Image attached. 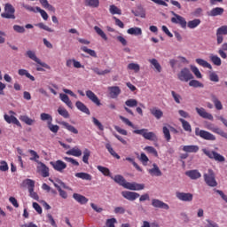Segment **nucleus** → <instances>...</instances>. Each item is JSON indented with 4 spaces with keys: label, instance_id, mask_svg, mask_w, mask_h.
<instances>
[{
    "label": "nucleus",
    "instance_id": "nucleus-1",
    "mask_svg": "<svg viewBox=\"0 0 227 227\" xmlns=\"http://www.w3.org/2000/svg\"><path fill=\"white\" fill-rule=\"evenodd\" d=\"M111 178L114 180V182L121 187H124V189H129V191H143V189H145V184L127 182L125 177H123L121 175H116L114 177L111 176Z\"/></svg>",
    "mask_w": 227,
    "mask_h": 227
},
{
    "label": "nucleus",
    "instance_id": "nucleus-2",
    "mask_svg": "<svg viewBox=\"0 0 227 227\" xmlns=\"http://www.w3.org/2000/svg\"><path fill=\"white\" fill-rule=\"evenodd\" d=\"M204 182L208 187H217V181L215 180V173L212 168L207 170V173L204 174Z\"/></svg>",
    "mask_w": 227,
    "mask_h": 227
},
{
    "label": "nucleus",
    "instance_id": "nucleus-3",
    "mask_svg": "<svg viewBox=\"0 0 227 227\" xmlns=\"http://www.w3.org/2000/svg\"><path fill=\"white\" fill-rule=\"evenodd\" d=\"M202 152L207 157H208V159H211L212 160H215L216 162H224L226 160L224 156L221 155L215 151L202 149Z\"/></svg>",
    "mask_w": 227,
    "mask_h": 227
},
{
    "label": "nucleus",
    "instance_id": "nucleus-4",
    "mask_svg": "<svg viewBox=\"0 0 227 227\" xmlns=\"http://www.w3.org/2000/svg\"><path fill=\"white\" fill-rule=\"evenodd\" d=\"M133 134H138L139 136H143V137L145 139H147V141H157V135H155L152 131L148 132L147 129H135L133 130Z\"/></svg>",
    "mask_w": 227,
    "mask_h": 227
},
{
    "label": "nucleus",
    "instance_id": "nucleus-5",
    "mask_svg": "<svg viewBox=\"0 0 227 227\" xmlns=\"http://www.w3.org/2000/svg\"><path fill=\"white\" fill-rule=\"evenodd\" d=\"M3 19H12L15 20V7L12 5V4H5L4 5V12L1 14Z\"/></svg>",
    "mask_w": 227,
    "mask_h": 227
},
{
    "label": "nucleus",
    "instance_id": "nucleus-6",
    "mask_svg": "<svg viewBox=\"0 0 227 227\" xmlns=\"http://www.w3.org/2000/svg\"><path fill=\"white\" fill-rule=\"evenodd\" d=\"M195 136L206 141H215V136L214 134L204 129H200V128H195Z\"/></svg>",
    "mask_w": 227,
    "mask_h": 227
},
{
    "label": "nucleus",
    "instance_id": "nucleus-7",
    "mask_svg": "<svg viewBox=\"0 0 227 227\" xmlns=\"http://www.w3.org/2000/svg\"><path fill=\"white\" fill-rule=\"evenodd\" d=\"M26 56L32 59V61H35L37 63V65H40V67H43V68H46L47 70H51V66H49L47 63L42 62L38 57H36V53L31 50L27 51Z\"/></svg>",
    "mask_w": 227,
    "mask_h": 227
},
{
    "label": "nucleus",
    "instance_id": "nucleus-8",
    "mask_svg": "<svg viewBox=\"0 0 227 227\" xmlns=\"http://www.w3.org/2000/svg\"><path fill=\"white\" fill-rule=\"evenodd\" d=\"M205 129H207V130H211V132L218 134V136H221L222 137L227 139V133L221 129V128L216 127L214 123L206 122Z\"/></svg>",
    "mask_w": 227,
    "mask_h": 227
},
{
    "label": "nucleus",
    "instance_id": "nucleus-9",
    "mask_svg": "<svg viewBox=\"0 0 227 227\" xmlns=\"http://www.w3.org/2000/svg\"><path fill=\"white\" fill-rule=\"evenodd\" d=\"M177 77L179 81H182L183 82H189V81L194 79V76H192V74L187 67L183 68L177 74Z\"/></svg>",
    "mask_w": 227,
    "mask_h": 227
},
{
    "label": "nucleus",
    "instance_id": "nucleus-10",
    "mask_svg": "<svg viewBox=\"0 0 227 227\" xmlns=\"http://www.w3.org/2000/svg\"><path fill=\"white\" fill-rule=\"evenodd\" d=\"M9 114L4 115V120L6 121V123H12L13 125H16L17 127H22V124H20V121L17 117H15V114H17L13 110L9 111Z\"/></svg>",
    "mask_w": 227,
    "mask_h": 227
},
{
    "label": "nucleus",
    "instance_id": "nucleus-11",
    "mask_svg": "<svg viewBox=\"0 0 227 227\" xmlns=\"http://www.w3.org/2000/svg\"><path fill=\"white\" fill-rule=\"evenodd\" d=\"M171 13L174 15V17L171 18L172 24H178L183 29H185V27H187V20H185V18L176 14L175 12Z\"/></svg>",
    "mask_w": 227,
    "mask_h": 227
},
{
    "label": "nucleus",
    "instance_id": "nucleus-12",
    "mask_svg": "<svg viewBox=\"0 0 227 227\" xmlns=\"http://www.w3.org/2000/svg\"><path fill=\"white\" fill-rule=\"evenodd\" d=\"M129 107H137V100L135 98H129L125 101L124 110L128 114L134 116V112Z\"/></svg>",
    "mask_w": 227,
    "mask_h": 227
},
{
    "label": "nucleus",
    "instance_id": "nucleus-13",
    "mask_svg": "<svg viewBox=\"0 0 227 227\" xmlns=\"http://www.w3.org/2000/svg\"><path fill=\"white\" fill-rule=\"evenodd\" d=\"M50 164L52 166L53 169H55V171H59V173H63V171L67 169V163L61 160L51 161Z\"/></svg>",
    "mask_w": 227,
    "mask_h": 227
},
{
    "label": "nucleus",
    "instance_id": "nucleus-14",
    "mask_svg": "<svg viewBox=\"0 0 227 227\" xmlns=\"http://www.w3.org/2000/svg\"><path fill=\"white\" fill-rule=\"evenodd\" d=\"M37 171L38 173H40V175L43 176V178H47L50 176V169L49 167H47V165H45V163L40 161L39 163H37Z\"/></svg>",
    "mask_w": 227,
    "mask_h": 227
},
{
    "label": "nucleus",
    "instance_id": "nucleus-15",
    "mask_svg": "<svg viewBox=\"0 0 227 227\" xmlns=\"http://www.w3.org/2000/svg\"><path fill=\"white\" fill-rule=\"evenodd\" d=\"M85 95H86L87 98H89V100H90V102H92L93 104L98 106V107H100V106H102L100 99L98 98V96L95 95V92H93L92 90H86Z\"/></svg>",
    "mask_w": 227,
    "mask_h": 227
},
{
    "label": "nucleus",
    "instance_id": "nucleus-16",
    "mask_svg": "<svg viewBox=\"0 0 227 227\" xmlns=\"http://www.w3.org/2000/svg\"><path fill=\"white\" fill-rule=\"evenodd\" d=\"M195 110L197 111V114H199V116H200L201 118H204V120H210V121H214V116L212 115V114H209L208 112H207L205 108L196 107Z\"/></svg>",
    "mask_w": 227,
    "mask_h": 227
},
{
    "label": "nucleus",
    "instance_id": "nucleus-17",
    "mask_svg": "<svg viewBox=\"0 0 227 227\" xmlns=\"http://www.w3.org/2000/svg\"><path fill=\"white\" fill-rule=\"evenodd\" d=\"M121 196H123L125 200H128L129 201H136L140 195L136 192L124 191L121 192Z\"/></svg>",
    "mask_w": 227,
    "mask_h": 227
},
{
    "label": "nucleus",
    "instance_id": "nucleus-18",
    "mask_svg": "<svg viewBox=\"0 0 227 227\" xmlns=\"http://www.w3.org/2000/svg\"><path fill=\"white\" fill-rule=\"evenodd\" d=\"M176 196L180 201H192L193 195L192 193H185V192H176Z\"/></svg>",
    "mask_w": 227,
    "mask_h": 227
},
{
    "label": "nucleus",
    "instance_id": "nucleus-19",
    "mask_svg": "<svg viewBox=\"0 0 227 227\" xmlns=\"http://www.w3.org/2000/svg\"><path fill=\"white\" fill-rule=\"evenodd\" d=\"M152 205L154 207V208H163L164 210H169V205L162 202L159 199H153L152 200Z\"/></svg>",
    "mask_w": 227,
    "mask_h": 227
},
{
    "label": "nucleus",
    "instance_id": "nucleus-20",
    "mask_svg": "<svg viewBox=\"0 0 227 227\" xmlns=\"http://www.w3.org/2000/svg\"><path fill=\"white\" fill-rule=\"evenodd\" d=\"M108 91L111 98H118V96L121 93V90L118 86L108 87Z\"/></svg>",
    "mask_w": 227,
    "mask_h": 227
},
{
    "label": "nucleus",
    "instance_id": "nucleus-21",
    "mask_svg": "<svg viewBox=\"0 0 227 227\" xmlns=\"http://www.w3.org/2000/svg\"><path fill=\"white\" fill-rule=\"evenodd\" d=\"M75 107L78 109V111L84 113V114H91V113L90 112V108H88V106H86V105H84V103L81 101H76Z\"/></svg>",
    "mask_w": 227,
    "mask_h": 227
},
{
    "label": "nucleus",
    "instance_id": "nucleus-22",
    "mask_svg": "<svg viewBox=\"0 0 227 227\" xmlns=\"http://www.w3.org/2000/svg\"><path fill=\"white\" fill-rule=\"evenodd\" d=\"M131 13H133L135 17H141V19H145L146 17V12L142 6H137V9L131 11Z\"/></svg>",
    "mask_w": 227,
    "mask_h": 227
},
{
    "label": "nucleus",
    "instance_id": "nucleus-23",
    "mask_svg": "<svg viewBox=\"0 0 227 227\" xmlns=\"http://www.w3.org/2000/svg\"><path fill=\"white\" fill-rule=\"evenodd\" d=\"M73 198L75 200V201H77V203H80V205H86V203L89 201L88 198L79 193H74Z\"/></svg>",
    "mask_w": 227,
    "mask_h": 227
},
{
    "label": "nucleus",
    "instance_id": "nucleus-24",
    "mask_svg": "<svg viewBox=\"0 0 227 227\" xmlns=\"http://www.w3.org/2000/svg\"><path fill=\"white\" fill-rule=\"evenodd\" d=\"M183 152L186 153H198L200 152V146L198 145H184Z\"/></svg>",
    "mask_w": 227,
    "mask_h": 227
},
{
    "label": "nucleus",
    "instance_id": "nucleus-25",
    "mask_svg": "<svg viewBox=\"0 0 227 227\" xmlns=\"http://www.w3.org/2000/svg\"><path fill=\"white\" fill-rule=\"evenodd\" d=\"M186 176H189L192 180H198V178H201V173L198 170H188L185 172Z\"/></svg>",
    "mask_w": 227,
    "mask_h": 227
},
{
    "label": "nucleus",
    "instance_id": "nucleus-26",
    "mask_svg": "<svg viewBox=\"0 0 227 227\" xmlns=\"http://www.w3.org/2000/svg\"><path fill=\"white\" fill-rule=\"evenodd\" d=\"M223 13H224V9L223 7H215L207 12V15L209 17H217L218 15H223Z\"/></svg>",
    "mask_w": 227,
    "mask_h": 227
},
{
    "label": "nucleus",
    "instance_id": "nucleus-27",
    "mask_svg": "<svg viewBox=\"0 0 227 227\" xmlns=\"http://www.w3.org/2000/svg\"><path fill=\"white\" fill-rule=\"evenodd\" d=\"M150 113L151 114H153V116H154V118H156V120H160V118L164 116V113L162 112V110L157 107L151 108Z\"/></svg>",
    "mask_w": 227,
    "mask_h": 227
},
{
    "label": "nucleus",
    "instance_id": "nucleus-28",
    "mask_svg": "<svg viewBox=\"0 0 227 227\" xmlns=\"http://www.w3.org/2000/svg\"><path fill=\"white\" fill-rule=\"evenodd\" d=\"M20 120L26 125H35L36 123V120L29 118L27 115H20Z\"/></svg>",
    "mask_w": 227,
    "mask_h": 227
},
{
    "label": "nucleus",
    "instance_id": "nucleus-29",
    "mask_svg": "<svg viewBox=\"0 0 227 227\" xmlns=\"http://www.w3.org/2000/svg\"><path fill=\"white\" fill-rule=\"evenodd\" d=\"M66 153L67 155H73V157H81V155H82V151H81L79 147L74 146L69 151H67Z\"/></svg>",
    "mask_w": 227,
    "mask_h": 227
},
{
    "label": "nucleus",
    "instance_id": "nucleus-30",
    "mask_svg": "<svg viewBox=\"0 0 227 227\" xmlns=\"http://www.w3.org/2000/svg\"><path fill=\"white\" fill-rule=\"evenodd\" d=\"M61 125L64 127V129H67L68 132H71V134H79V130L75 127L72 126L70 123L67 121H62Z\"/></svg>",
    "mask_w": 227,
    "mask_h": 227
},
{
    "label": "nucleus",
    "instance_id": "nucleus-31",
    "mask_svg": "<svg viewBox=\"0 0 227 227\" xmlns=\"http://www.w3.org/2000/svg\"><path fill=\"white\" fill-rule=\"evenodd\" d=\"M211 101L213 102V104H214L215 109H217V111H222V109H223V103H221L219 98H217V96L211 95Z\"/></svg>",
    "mask_w": 227,
    "mask_h": 227
},
{
    "label": "nucleus",
    "instance_id": "nucleus-32",
    "mask_svg": "<svg viewBox=\"0 0 227 227\" xmlns=\"http://www.w3.org/2000/svg\"><path fill=\"white\" fill-rule=\"evenodd\" d=\"M128 35H134L135 36H139L141 35H143V30H141V28L135 27H131L129 28L127 30Z\"/></svg>",
    "mask_w": 227,
    "mask_h": 227
},
{
    "label": "nucleus",
    "instance_id": "nucleus-33",
    "mask_svg": "<svg viewBox=\"0 0 227 227\" xmlns=\"http://www.w3.org/2000/svg\"><path fill=\"white\" fill-rule=\"evenodd\" d=\"M59 98L62 102H64L65 105L70 107L72 109V101L70 100V98H68V95L60 93Z\"/></svg>",
    "mask_w": 227,
    "mask_h": 227
},
{
    "label": "nucleus",
    "instance_id": "nucleus-34",
    "mask_svg": "<svg viewBox=\"0 0 227 227\" xmlns=\"http://www.w3.org/2000/svg\"><path fill=\"white\" fill-rule=\"evenodd\" d=\"M74 176H76V178H81L82 180H89V181L92 180L91 175L86 172H78L74 175Z\"/></svg>",
    "mask_w": 227,
    "mask_h": 227
},
{
    "label": "nucleus",
    "instance_id": "nucleus-35",
    "mask_svg": "<svg viewBox=\"0 0 227 227\" xmlns=\"http://www.w3.org/2000/svg\"><path fill=\"white\" fill-rule=\"evenodd\" d=\"M186 24L190 29H195V27H198V26H200L201 24V20L195 19V20L188 21V23H186Z\"/></svg>",
    "mask_w": 227,
    "mask_h": 227
},
{
    "label": "nucleus",
    "instance_id": "nucleus-36",
    "mask_svg": "<svg viewBox=\"0 0 227 227\" xmlns=\"http://www.w3.org/2000/svg\"><path fill=\"white\" fill-rule=\"evenodd\" d=\"M179 121L182 123V127L185 132H192V128L189 121H185V119H179Z\"/></svg>",
    "mask_w": 227,
    "mask_h": 227
},
{
    "label": "nucleus",
    "instance_id": "nucleus-37",
    "mask_svg": "<svg viewBox=\"0 0 227 227\" xmlns=\"http://www.w3.org/2000/svg\"><path fill=\"white\" fill-rule=\"evenodd\" d=\"M209 59L213 63V65H215V67H221L222 60L221 58H219V56L211 54L209 56Z\"/></svg>",
    "mask_w": 227,
    "mask_h": 227
},
{
    "label": "nucleus",
    "instance_id": "nucleus-38",
    "mask_svg": "<svg viewBox=\"0 0 227 227\" xmlns=\"http://www.w3.org/2000/svg\"><path fill=\"white\" fill-rule=\"evenodd\" d=\"M196 63L200 67H203V68H208L209 70H212V65H210V63L205 59H196Z\"/></svg>",
    "mask_w": 227,
    "mask_h": 227
},
{
    "label": "nucleus",
    "instance_id": "nucleus-39",
    "mask_svg": "<svg viewBox=\"0 0 227 227\" xmlns=\"http://www.w3.org/2000/svg\"><path fill=\"white\" fill-rule=\"evenodd\" d=\"M18 74L21 77H24V75H26L27 79H30V81H33V82L35 81V76L29 74V71L26 69H19Z\"/></svg>",
    "mask_w": 227,
    "mask_h": 227
},
{
    "label": "nucleus",
    "instance_id": "nucleus-40",
    "mask_svg": "<svg viewBox=\"0 0 227 227\" xmlns=\"http://www.w3.org/2000/svg\"><path fill=\"white\" fill-rule=\"evenodd\" d=\"M85 5L90 8H98L100 6V0H85Z\"/></svg>",
    "mask_w": 227,
    "mask_h": 227
},
{
    "label": "nucleus",
    "instance_id": "nucleus-41",
    "mask_svg": "<svg viewBox=\"0 0 227 227\" xmlns=\"http://www.w3.org/2000/svg\"><path fill=\"white\" fill-rule=\"evenodd\" d=\"M127 69L133 70L135 74H138L139 70H141V67L139 66V64L132 62L127 66Z\"/></svg>",
    "mask_w": 227,
    "mask_h": 227
},
{
    "label": "nucleus",
    "instance_id": "nucleus-42",
    "mask_svg": "<svg viewBox=\"0 0 227 227\" xmlns=\"http://www.w3.org/2000/svg\"><path fill=\"white\" fill-rule=\"evenodd\" d=\"M149 173L155 176H162V172L156 164H153V168L149 169Z\"/></svg>",
    "mask_w": 227,
    "mask_h": 227
},
{
    "label": "nucleus",
    "instance_id": "nucleus-43",
    "mask_svg": "<svg viewBox=\"0 0 227 227\" xmlns=\"http://www.w3.org/2000/svg\"><path fill=\"white\" fill-rule=\"evenodd\" d=\"M109 12L111 15H121V9L118 8V6L114 4L110 5Z\"/></svg>",
    "mask_w": 227,
    "mask_h": 227
},
{
    "label": "nucleus",
    "instance_id": "nucleus-44",
    "mask_svg": "<svg viewBox=\"0 0 227 227\" xmlns=\"http://www.w3.org/2000/svg\"><path fill=\"white\" fill-rule=\"evenodd\" d=\"M149 63L154 67V68L157 70V72L160 73L162 72V67H160V64L157 60V59H149Z\"/></svg>",
    "mask_w": 227,
    "mask_h": 227
},
{
    "label": "nucleus",
    "instance_id": "nucleus-45",
    "mask_svg": "<svg viewBox=\"0 0 227 227\" xmlns=\"http://www.w3.org/2000/svg\"><path fill=\"white\" fill-rule=\"evenodd\" d=\"M106 148L109 152V153L112 155V157H114L115 159L120 160L121 157L114 152V149H113V146H111V144H106Z\"/></svg>",
    "mask_w": 227,
    "mask_h": 227
},
{
    "label": "nucleus",
    "instance_id": "nucleus-46",
    "mask_svg": "<svg viewBox=\"0 0 227 227\" xmlns=\"http://www.w3.org/2000/svg\"><path fill=\"white\" fill-rule=\"evenodd\" d=\"M81 51H82L83 52H86V54H89L92 58H97V52L95 51V50H91L86 46H82L81 47Z\"/></svg>",
    "mask_w": 227,
    "mask_h": 227
},
{
    "label": "nucleus",
    "instance_id": "nucleus-47",
    "mask_svg": "<svg viewBox=\"0 0 227 227\" xmlns=\"http://www.w3.org/2000/svg\"><path fill=\"white\" fill-rule=\"evenodd\" d=\"M28 153H30V155L32 156L30 158V160H34V162H36L37 164H39L38 159H40V155H38V153H36L35 150H28Z\"/></svg>",
    "mask_w": 227,
    "mask_h": 227
},
{
    "label": "nucleus",
    "instance_id": "nucleus-48",
    "mask_svg": "<svg viewBox=\"0 0 227 227\" xmlns=\"http://www.w3.org/2000/svg\"><path fill=\"white\" fill-rule=\"evenodd\" d=\"M97 169H98V171H100V173H102L105 176H111V170H109L108 168L98 165Z\"/></svg>",
    "mask_w": 227,
    "mask_h": 227
},
{
    "label": "nucleus",
    "instance_id": "nucleus-49",
    "mask_svg": "<svg viewBox=\"0 0 227 227\" xmlns=\"http://www.w3.org/2000/svg\"><path fill=\"white\" fill-rule=\"evenodd\" d=\"M91 70L94 74H97V75H106V74L111 73V70L109 69L100 70L98 67H93Z\"/></svg>",
    "mask_w": 227,
    "mask_h": 227
},
{
    "label": "nucleus",
    "instance_id": "nucleus-50",
    "mask_svg": "<svg viewBox=\"0 0 227 227\" xmlns=\"http://www.w3.org/2000/svg\"><path fill=\"white\" fill-rule=\"evenodd\" d=\"M91 155V152L89 151V149H84L83 151V157H82V162L84 164H90V156Z\"/></svg>",
    "mask_w": 227,
    "mask_h": 227
},
{
    "label": "nucleus",
    "instance_id": "nucleus-51",
    "mask_svg": "<svg viewBox=\"0 0 227 227\" xmlns=\"http://www.w3.org/2000/svg\"><path fill=\"white\" fill-rule=\"evenodd\" d=\"M94 31H96L97 35L101 36V38H103V40L107 41V35H106L104 30H102V28H99L98 26H95L94 27Z\"/></svg>",
    "mask_w": 227,
    "mask_h": 227
},
{
    "label": "nucleus",
    "instance_id": "nucleus-52",
    "mask_svg": "<svg viewBox=\"0 0 227 227\" xmlns=\"http://www.w3.org/2000/svg\"><path fill=\"white\" fill-rule=\"evenodd\" d=\"M162 130H163V136L166 141L168 142L171 141V133L169 132V128L164 126Z\"/></svg>",
    "mask_w": 227,
    "mask_h": 227
},
{
    "label": "nucleus",
    "instance_id": "nucleus-53",
    "mask_svg": "<svg viewBox=\"0 0 227 227\" xmlns=\"http://www.w3.org/2000/svg\"><path fill=\"white\" fill-rule=\"evenodd\" d=\"M58 113L60 116H63V118H70V114H68V111L64 107L59 106L58 108Z\"/></svg>",
    "mask_w": 227,
    "mask_h": 227
},
{
    "label": "nucleus",
    "instance_id": "nucleus-54",
    "mask_svg": "<svg viewBox=\"0 0 227 227\" xmlns=\"http://www.w3.org/2000/svg\"><path fill=\"white\" fill-rule=\"evenodd\" d=\"M48 129L51 130V132H53V134H58V131L59 130V126L52 124V122L48 121Z\"/></svg>",
    "mask_w": 227,
    "mask_h": 227
},
{
    "label": "nucleus",
    "instance_id": "nucleus-55",
    "mask_svg": "<svg viewBox=\"0 0 227 227\" xmlns=\"http://www.w3.org/2000/svg\"><path fill=\"white\" fill-rule=\"evenodd\" d=\"M24 184L27 185L28 191H30L31 192L35 191V181L33 179H26L24 181Z\"/></svg>",
    "mask_w": 227,
    "mask_h": 227
},
{
    "label": "nucleus",
    "instance_id": "nucleus-56",
    "mask_svg": "<svg viewBox=\"0 0 227 227\" xmlns=\"http://www.w3.org/2000/svg\"><path fill=\"white\" fill-rule=\"evenodd\" d=\"M189 86H192V88H204L203 83H201L198 80H192V81H190Z\"/></svg>",
    "mask_w": 227,
    "mask_h": 227
},
{
    "label": "nucleus",
    "instance_id": "nucleus-57",
    "mask_svg": "<svg viewBox=\"0 0 227 227\" xmlns=\"http://www.w3.org/2000/svg\"><path fill=\"white\" fill-rule=\"evenodd\" d=\"M40 118L42 121H50V123H52V116L49 114L43 113L41 114Z\"/></svg>",
    "mask_w": 227,
    "mask_h": 227
},
{
    "label": "nucleus",
    "instance_id": "nucleus-58",
    "mask_svg": "<svg viewBox=\"0 0 227 227\" xmlns=\"http://www.w3.org/2000/svg\"><path fill=\"white\" fill-rule=\"evenodd\" d=\"M139 160L142 162L143 166H147L148 161L150 159H148V156L145 153H141L140 157H138Z\"/></svg>",
    "mask_w": 227,
    "mask_h": 227
},
{
    "label": "nucleus",
    "instance_id": "nucleus-59",
    "mask_svg": "<svg viewBox=\"0 0 227 227\" xmlns=\"http://www.w3.org/2000/svg\"><path fill=\"white\" fill-rule=\"evenodd\" d=\"M40 29H43L44 31H48V33H54V29L49 27L47 25L43 23H38L35 25Z\"/></svg>",
    "mask_w": 227,
    "mask_h": 227
},
{
    "label": "nucleus",
    "instance_id": "nucleus-60",
    "mask_svg": "<svg viewBox=\"0 0 227 227\" xmlns=\"http://www.w3.org/2000/svg\"><path fill=\"white\" fill-rule=\"evenodd\" d=\"M191 70L194 74V75L197 77V79H201L202 75L200 72V69L196 67V66H191Z\"/></svg>",
    "mask_w": 227,
    "mask_h": 227
},
{
    "label": "nucleus",
    "instance_id": "nucleus-61",
    "mask_svg": "<svg viewBox=\"0 0 227 227\" xmlns=\"http://www.w3.org/2000/svg\"><path fill=\"white\" fill-rule=\"evenodd\" d=\"M92 121H93L94 125H95L96 127H98V129L99 130H104V125H102V122H101L100 121H98V119L93 117V118H92Z\"/></svg>",
    "mask_w": 227,
    "mask_h": 227
},
{
    "label": "nucleus",
    "instance_id": "nucleus-62",
    "mask_svg": "<svg viewBox=\"0 0 227 227\" xmlns=\"http://www.w3.org/2000/svg\"><path fill=\"white\" fill-rule=\"evenodd\" d=\"M171 95H172L176 104H180V101L182 100V96H180V94H176V92H175V90L171 91Z\"/></svg>",
    "mask_w": 227,
    "mask_h": 227
},
{
    "label": "nucleus",
    "instance_id": "nucleus-63",
    "mask_svg": "<svg viewBox=\"0 0 227 227\" xmlns=\"http://www.w3.org/2000/svg\"><path fill=\"white\" fill-rule=\"evenodd\" d=\"M216 33H218V35H227V26H222L219 28H217Z\"/></svg>",
    "mask_w": 227,
    "mask_h": 227
},
{
    "label": "nucleus",
    "instance_id": "nucleus-64",
    "mask_svg": "<svg viewBox=\"0 0 227 227\" xmlns=\"http://www.w3.org/2000/svg\"><path fill=\"white\" fill-rule=\"evenodd\" d=\"M106 224L107 227H116L114 226L116 224V218L107 219Z\"/></svg>",
    "mask_w": 227,
    "mask_h": 227
}]
</instances>
